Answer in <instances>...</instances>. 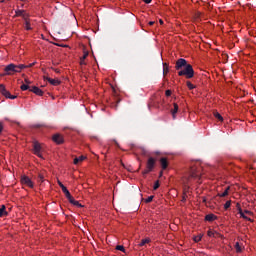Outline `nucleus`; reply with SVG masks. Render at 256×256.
<instances>
[{"mask_svg":"<svg viewBox=\"0 0 256 256\" xmlns=\"http://www.w3.org/2000/svg\"><path fill=\"white\" fill-rule=\"evenodd\" d=\"M202 168L200 166H192L190 167L189 174L182 179L184 183V195L182 196L181 202L185 203L187 201V194L189 193V185L192 184L193 181H197L200 184L199 180L202 176Z\"/></svg>","mask_w":256,"mask_h":256,"instance_id":"nucleus-1","label":"nucleus"},{"mask_svg":"<svg viewBox=\"0 0 256 256\" xmlns=\"http://www.w3.org/2000/svg\"><path fill=\"white\" fill-rule=\"evenodd\" d=\"M156 166V159L153 157H148V160H146V168L144 171H142V176H146L148 173H151L154 171V168Z\"/></svg>","mask_w":256,"mask_h":256,"instance_id":"nucleus-2","label":"nucleus"},{"mask_svg":"<svg viewBox=\"0 0 256 256\" xmlns=\"http://www.w3.org/2000/svg\"><path fill=\"white\" fill-rule=\"evenodd\" d=\"M194 75H195V71H193L192 65H188L184 67V70H180L178 72L179 77L185 76L186 79H192Z\"/></svg>","mask_w":256,"mask_h":256,"instance_id":"nucleus-3","label":"nucleus"},{"mask_svg":"<svg viewBox=\"0 0 256 256\" xmlns=\"http://www.w3.org/2000/svg\"><path fill=\"white\" fill-rule=\"evenodd\" d=\"M16 65L15 64H8L6 65V67L4 68V72L5 74L2 76H11L14 75L16 72Z\"/></svg>","mask_w":256,"mask_h":256,"instance_id":"nucleus-4","label":"nucleus"},{"mask_svg":"<svg viewBox=\"0 0 256 256\" xmlns=\"http://www.w3.org/2000/svg\"><path fill=\"white\" fill-rule=\"evenodd\" d=\"M187 66H191V64L187 63V60L185 59H178L177 62H175V70L180 71L183 68H187Z\"/></svg>","mask_w":256,"mask_h":256,"instance_id":"nucleus-5","label":"nucleus"},{"mask_svg":"<svg viewBox=\"0 0 256 256\" xmlns=\"http://www.w3.org/2000/svg\"><path fill=\"white\" fill-rule=\"evenodd\" d=\"M32 152L34 153V155H37V157L42 158L41 155V144L38 142H34L32 144Z\"/></svg>","mask_w":256,"mask_h":256,"instance_id":"nucleus-6","label":"nucleus"},{"mask_svg":"<svg viewBox=\"0 0 256 256\" xmlns=\"http://www.w3.org/2000/svg\"><path fill=\"white\" fill-rule=\"evenodd\" d=\"M20 182H22V185H24V186H27V187H29L31 189L34 188L33 181H31V179L29 177H27V176H22Z\"/></svg>","mask_w":256,"mask_h":256,"instance_id":"nucleus-7","label":"nucleus"},{"mask_svg":"<svg viewBox=\"0 0 256 256\" xmlns=\"http://www.w3.org/2000/svg\"><path fill=\"white\" fill-rule=\"evenodd\" d=\"M52 141L56 143L57 145L63 144L64 143V138L61 134H54L52 136Z\"/></svg>","mask_w":256,"mask_h":256,"instance_id":"nucleus-8","label":"nucleus"},{"mask_svg":"<svg viewBox=\"0 0 256 256\" xmlns=\"http://www.w3.org/2000/svg\"><path fill=\"white\" fill-rule=\"evenodd\" d=\"M30 92H33L37 96H43L44 95V92L40 88H38L37 86H32V88L30 89Z\"/></svg>","mask_w":256,"mask_h":256,"instance_id":"nucleus-9","label":"nucleus"},{"mask_svg":"<svg viewBox=\"0 0 256 256\" xmlns=\"http://www.w3.org/2000/svg\"><path fill=\"white\" fill-rule=\"evenodd\" d=\"M237 210H238V214H240V217H241V218H243V219H245V220H247V221L252 222V220H251L250 218H248V217L244 214L243 210H241L240 204H237Z\"/></svg>","mask_w":256,"mask_h":256,"instance_id":"nucleus-10","label":"nucleus"},{"mask_svg":"<svg viewBox=\"0 0 256 256\" xmlns=\"http://www.w3.org/2000/svg\"><path fill=\"white\" fill-rule=\"evenodd\" d=\"M44 80L48 81L50 83V85H53V86L60 85V81L56 80V79H52V78H49V77L45 76Z\"/></svg>","mask_w":256,"mask_h":256,"instance_id":"nucleus-11","label":"nucleus"},{"mask_svg":"<svg viewBox=\"0 0 256 256\" xmlns=\"http://www.w3.org/2000/svg\"><path fill=\"white\" fill-rule=\"evenodd\" d=\"M160 166L162 167L163 170L167 169V167L169 166V162L167 161L166 158H160Z\"/></svg>","mask_w":256,"mask_h":256,"instance_id":"nucleus-12","label":"nucleus"},{"mask_svg":"<svg viewBox=\"0 0 256 256\" xmlns=\"http://www.w3.org/2000/svg\"><path fill=\"white\" fill-rule=\"evenodd\" d=\"M205 220L207 222H214L217 220V216H215L214 214H207Z\"/></svg>","mask_w":256,"mask_h":256,"instance_id":"nucleus-13","label":"nucleus"},{"mask_svg":"<svg viewBox=\"0 0 256 256\" xmlns=\"http://www.w3.org/2000/svg\"><path fill=\"white\" fill-rule=\"evenodd\" d=\"M68 202H70L72 205L78 207V208H83L82 204H79V201H76L74 198L68 199Z\"/></svg>","mask_w":256,"mask_h":256,"instance_id":"nucleus-14","label":"nucleus"},{"mask_svg":"<svg viewBox=\"0 0 256 256\" xmlns=\"http://www.w3.org/2000/svg\"><path fill=\"white\" fill-rule=\"evenodd\" d=\"M7 215H8V213L6 211V208L4 205H2L0 208V217L3 218V217H6Z\"/></svg>","mask_w":256,"mask_h":256,"instance_id":"nucleus-15","label":"nucleus"},{"mask_svg":"<svg viewBox=\"0 0 256 256\" xmlns=\"http://www.w3.org/2000/svg\"><path fill=\"white\" fill-rule=\"evenodd\" d=\"M25 23H24V29H26L27 31H31V25H30V21L27 18H24Z\"/></svg>","mask_w":256,"mask_h":256,"instance_id":"nucleus-16","label":"nucleus"},{"mask_svg":"<svg viewBox=\"0 0 256 256\" xmlns=\"http://www.w3.org/2000/svg\"><path fill=\"white\" fill-rule=\"evenodd\" d=\"M178 112V104L174 103V108L171 110V114H173V119H176V113Z\"/></svg>","mask_w":256,"mask_h":256,"instance_id":"nucleus-17","label":"nucleus"},{"mask_svg":"<svg viewBox=\"0 0 256 256\" xmlns=\"http://www.w3.org/2000/svg\"><path fill=\"white\" fill-rule=\"evenodd\" d=\"M149 242H151V240L149 238L142 239L140 244H138V246L143 247L146 244H148Z\"/></svg>","mask_w":256,"mask_h":256,"instance_id":"nucleus-18","label":"nucleus"},{"mask_svg":"<svg viewBox=\"0 0 256 256\" xmlns=\"http://www.w3.org/2000/svg\"><path fill=\"white\" fill-rule=\"evenodd\" d=\"M230 189H231V188H230L229 186L226 187V188H225V191H223V193H221L220 197H221V198H225L226 196H228Z\"/></svg>","mask_w":256,"mask_h":256,"instance_id":"nucleus-19","label":"nucleus"},{"mask_svg":"<svg viewBox=\"0 0 256 256\" xmlns=\"http://www.w3.org/2000/svg\"><path fill=\"white\" fill-rule=\"evenodd\" d=\"M85 160V156H79L78 158L74 159V164L77 165L78 163H81Z\"/></svg>","mask_w":256,"mask_h":256,"instance_id":"nucleus-20","label":"nucleus"},{"mask_svg":"<svg viewBox=\"0 0 256 256\" xmlns=\"http://www.w3.org/2000/svg\"><path fill=\"white\" fill-rule=\"evenodd\" d=\"M169 73V67L166 63H163V75L166 76Z\"/></svg>","mask_w":256,"mask_h":256,"instance_id":"nucleus-21","label":"nucleus"},{"mask_svg":"<svg viewBox=\"0 0 256 256\" xmlns=\"http://www.w3.org/2000/svg\"><path fill=\"white\" fill-rule=\"evenodd\" d=\"M214 117L217 118V120L219 121H224V118L222 117V115L219 112H214Z\"/></svg>","mask_w":256,"mask_h":256,"instance_id":"nucleus-22","label":"nucleus"},{"mask_svg":"<svg viewBox=\"0 0 256 256\" xmlns=\"http://www.w3.org/2000/svg\"><path fill=\"white\" fill-rule=\"evenodd\" d=\"M63 193L66 195L67 200L74 199V197L71 196L69 190H64Z\"/></svg>","mask_w":256,"mask_h":256,"instance_id":"nucleus-23","label":"nucleus"},{"mask_svg":"<svg viewBox=\"0 0 256 256\" xmlns=\"http://www.w3.org/2000/svg\"><path fill=\"white\" fill-rule=\"evenodd\" d=\"M57 184L60 186L61 191H68L67 188H66V186H64L61 181H57Z\"/></svg>","mask_w":256,"mask_h":256,"instance_id":"nucleus-24","label":"nucleus"},{"mask_svg":"<svg viewBox=\"0 0 256 256\" xmlns=\"http://www.w3.org/2000/svg\"><path fill=\"white\" fill-rule=\"evenodd\" d=\"M193 241L196 242V243H199L200 241H202V235L195 236V237L193 238Z\"/></svg>","mask_w":256,"mask_h":256,"instance_id":"nucleus-25","label":"nucleus"},{"mask_svg":"<svg viewBox=\"0 0 256 256\" xmlns=\"http://www.w3.org/2000/svg\"><path fill=\"white\" fill-rule=\"evenodd\" d=\"M234 248L236 249V252H237V253H240V252H241V246H240L239 242H237V243L234 245Z\"/></svg>","mask_w":256,"mask_h":256,"instance_id":"nucleus-26","label":"nucleus"},{"mask_svg":"<svg viewBox=\"0 0 256 256\" xmlns=\"http://www.w3.org/2000/svg\"><path fill=\"white\" fill-rule=\"evenodd\" d=\"M223 208L225 210H228L229 208H231V201H226L225 205L223 206Z\"/></svg>","mask_w":256,"mask_h":256,"instance_id":"nucleus-27","label":"nucleus"},{"mask_svg":"<svg viewBox=\"0 0 256 256\" xmlns=\"http://www.w3.org/2000/svg\"><path fill=\"white\" fill-rule=\"evenodd\" d=\"M186 86L189 88V90L195 89V86H193V84L189 81L186 82Z\"/></svg>","mask_w":256,"mask_h":256,"instance_id":"nucleus-28","label":"nucleus"},{"mask_svg":"<svg viewBox=\"0 0 256 256\" xmlns=\"http://www.w3.org/2000/svg\"><path fill=\"white\" fill-rule=\"evenodd\" d=\"M37 181L41 183L44 182V175L38 174Z\"/></svg>","mask_w":256,"mask_h":256,"instance_id":"nucleus-29","label":"nucleus"},{"mask_svg":"<svg viewBox=\"0 0 256 256\" xmlns=\"http://www.w3.org/2000/svg\"><path fill=\"white\" fill-rule=\"evenodd\" d=\"M116 250H118V251H122L123 253H125V247H124V246H122V245H118V246H116Z\"/></svg>","mask_w":256,"mask_h":256,"instance_id":"nucleus-30","label":"nucleus"},{"mask_svg":"<svg viewBox=\"0 0 256 256\" xmlns=\"http://www.w3.org/2000/svg\"><path fill=\"white\" fill-rule=\"evenodd\" d=\"M16 68L17 69H27V66L25 64H19V65H16Z\"/></svg>","mask_w":256,"mask_h":256,"instance_id":"nucleus-31","label":"nucleus"},{"mask_svg":"<svg viewBox=\"0 0 256 256\" xmlns=\"http://www.w3.org/2000/svg\"><path fill=\"white\" fill-rule=\"evenodd\" d=\"M20 89H21L22 91H27V90H29V86L26 85V84H23L22 86H20Z\"/></svg>","mask_w":256,"mask_h":256,"instance_id":"nucleus-32","label":"nucleus"},{"mask_svg":"<svg viewBox=\"0 0 256 256\" xmlns=\"http://www.w3.org/2000/svg\"><path fill=\"white\" fill-rule=\"evenodd\" d=\"M0 92L1 94L2 93H5V92H8L6 89H5V86L3 84L0 85Z\"/></svg>","mask_w":256,"mask_h":256,"instance_id":"nucleus-33","label":"nucleus"},{"mask_svg":"<svg viewBox=\"0 0 256 256\" xmlns=\"http://www.w3.org/2000/svg\"><path fill=\"white\" fill-rule=\"evenodd\" d=\"M2 96H5V98L8 99L11 96V93H9V91L2 92Z\"/></svg>","mask_w":256,"mask_h":256,"instance_id":"nucleus-34","label":"nucleus"},{"mask_svg":"<svg viewBox=\"0 0 256 256\" xmlns=\"http://www.w3.org/2000/svg\"><path fill=\"white\" fill-rule=\"evenodd\" d=\"M160 187L159 181L155 182V185H153V190H158Z\"/></svg>","mask_w":256,"mask_h":256,"instance_id":"nucleus-35","label":"nucleus"},{"mask_svg":"<svg viewBox=\"0 0 256 256\" xmlns=\"http://www.w3.org/2000/svg\"><path fill=\"white\" fill-rule=\"evenodd\" d=\"M153 199H154V196H150L145 199V203H151Z\"/></svg>","mask_w":256,"mask_h":256,"instance_id":"nucleus-36","label":"nucleus"},{"mask_svg":"<svg viewBox=\"0 0 256 256\" xmlns=\"http://www.w3.org/2000/svg\"><path fill=\"white\" fill-rule=\"evenodd\" d=\"M23 13H25L24 10H17V11H16V15H17V16H22Z\"/></svg>","mask_w":256,"mask_h":256,"instance_id":"nucleus-37","label":"nucleus"},{"mask_svg":"<svg viewBox=\"0 0 256 256\" xmlns=\"http://www.w3.org/2000/svg\"><path fill=\"white\" fill-rule=\"evenodd\" d=\"M207 235H208V237H213L214 232L212 230H208Z\"/></svg>","mask_w":256,"mask_h":256,"instance_id":"nucleus-38","label":"nucleus"},{"mask_svg":"<svg viewBox=\"0 0 256 256\" xmlns=\"http://www.w3.org/2000/svg\"><path fill=\"white\" fill-rule=\"evenodd\" d=\"M88 52H85L81 58V60H85L86 58H88Z\"/></svg>","mask_w":256,"mask_h":256,"instance_id":"nucleus-39","label":"nucleus"},{"mask_svg":"<svg viewBox=\"0 0 256 256\" xmlns=\"http://www.w3.org/2000/svg\"><path fill=\"white\" fill-rule=\"evenodd\" d=\"M16 98H17V96H15V95H11L8 97V99H10V100H15Z\"/></svg>","mask_w":256,"mask_h":256,"instance_id":"nucleus-40","label":"nucleus"},{"mask_svg":"<svg viewBox=\"0 0 256 256\" xmlns=\"http://www.w3.org/2000/svg\"><path fill=\"white\" fill-rule=\"evenodd\" d=\"M4 126L3 123L0 122V134L3 132Z\"/></svg>","mask_w":256,"mask_h":256,"instance_id":"nucleus-41","label":"nucleus"},{"mask_svg":"<svg viewBox=\"0 0 256 256\" xmlns=\"http://www.w3.org/2000/svg\"><path fill=\"white\" fill-rule=\"evenodd\" d=\"M54 72H56L57 74H60V70L59 69H56V68H51Z\"/></svg>","mask_w":256,"mask_h":256,"instance_id":"nucleus-42","label":"nucleus"},{"mask_svg":"<svg viewBox=\"0 0 256 256\" xmlns=\"http://www.w3.org/2000/svg\"><path fill=\"white\" fill-rule=\"evenodd\" d=\"M243 214L252 215L253 213L248 210H245Z\"/></svg>","mask_w":256,"mask_h":256,"instance_id":"nucleus-43","label":"nucleus"},{"mask_svg":"<svg viewBox=\"0 0 256 256\" xmlns=\"http://www.w3.org/2000/svg\"><path fill=\"white\" fill-rule=\"evenodd\" d=\"M15 70H17V71H15V73H21L22 72L21 68H15Z\"/></svg>","mask_w":256,"mask_h":256,"instance_id":"nucleus-44","label":"nucleus"},{"mask_svg":"<svg viewBox=\"0 0 256 256\" xmlns=\"http://www.w3.org/2000/svg\"><path fill=\"white\" fill-rule=\"evenodd\" d=\"M166 96H167V97H170V96H171V91H170V90H167V91H166Z\"/></svg>","mask_w":256,"mask_h":256,"instance_id":"nucleus-45","label":"nucleus"},{"mask_svg":"<svg viewBox=\"0 0 256 256\" xmlns=\"http://www.w3.org/2000/svg\"><path fill=\"white\" fill-rule=\"evenodd\" d=\"M143 2H145V4H150L152 2V0H142Z\"/></svg>","mask_w":256,"mask_h":256,"instance_id":"nucleus-46","label":"nucleus"},{"mask_svg":"<svg viewBox=\"0 0 256 256\" xmlns=\"http://www.w3.org/2000/svg\"><path fill=\"white\" fill-rule=\"evenodd\" d=\"M155 24V21H149L148 25L153 26Z\"/></svg>","mask_w":256,"mask_h":256,"instance_id":"nucleus-47","label":"nucleus"},{"mask_svg":"<svg viewBox=\"0 0 256 256\" xmlns=\"http://www.w3.org/2000/svg\"><path fill=\"white\" fill-rule=\"evenodd\" d=\"M86 65L85 59H81V66Z\"/></svg>","mask_w":256,"mask_h":256,"instance_id":"nucleus-48","label":"nucleus"},{"mask_svg":"<svg viewBox=\"0 0 256 256\" xmlns=\"http://www.w3.org/2000/svg\"><path fill=\"white\" fill-rule=\"evenodd\" d=\"M34 65H35V63L28 64V65H26V66H27V68H31V67H33Z\"/></svg>","mask_w":256,"mask_h":256,"instance_id":"nucleus-49","label":"nucleus"},{"mask_svg":"<svg viewBox=\"0 0 256 256\" xmlns=\"http://www.w3.org/2000/svg\"><path fill=\"white\" fill-rule=\"evenodd\" d=\"M24 82H25L26 84H31V82H30L29 80H27V79H24Z\"/></svg>","mask_w":256,"mask_h":256,"instance_id":"nucleus-50","label":"nucleus"},{"mask_svg":"<svg viewBox=\"0 0 256 256\" xmlns=\"http://www.w3.org/2000/svg\"><path fill=\"white\" fill-rule=\"evenodd\" d=\"M42 124L35 125V128H41Z\"/></svg>","mask_w":256,"mask_h":256,"instance_id":"nucleus-51","label":"nucleus"},{"mask_svg":"<svg viewBox=\"0 0 256 256\" xmlns=\"http://www.w3.org/2000/svg\"><path fill=\"white\" fill-rule=\"evenodd\" d=\"M159 23H160V25H163V20L160 19V20H159Z\"/></svg>","mask_w":256,"mask_h":256,"instance_id":"nucleus-52","label":"nucleus"},{"mask_svg":"<svg viewBox=\"0 0 256 256\" xmlns=\"http://www.w3.org/2000/svg\"><path fill=\"white\" fill-rule=\"evenodd\" d=\"M5 2V0H0V3H4Z\"/></svg>","mask_w":256,"mask_h":256,"instance_id":"nucleus-53","label":"nucleus"},{"mask_svg":"<svg viewBox=\"0 0 256 256\" xmlns=\"http://www.w3.org/2000/svg\"><path fill=\"white\" fill-rule=\"evenodd\" d=\"M162 173H163V172H160V177H162Z\"/></svg>","mask_w":256,"mask_h":256,"instance_id":"nucleus-54","label":"nucleus"}]
</instances>
